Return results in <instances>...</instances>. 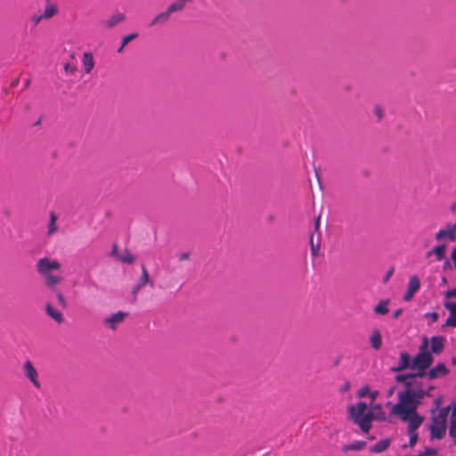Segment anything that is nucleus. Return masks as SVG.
Instances as JSON below:
<instances>
[{
  "mask_svg": "<svg viewBox=\"0 0 456 456\" xmlns=\"http://www.w3.org/2000/svg\"><path fill=\"white\" fill-rule=\"evenodd\" d=\"M118 258L123 263L127 264H132L134 261V256L128 250H126L123 254L118 256Z\"/></svg>",
  "mask_w": 456,
  "mask_h": 456,
  "instance_id": "obj_30",
  "label": "nucleus"
},
{
  "mask_svg": "<svg viewBox=\"0 0 456 456\" xmlns=\"http://www.w3.org/2000/svg\"><path fill=\"white\" fill-rule=\"evenodd\" d=\"M423 421H424V418H418L416 419H411V420L406 421V422H408L407 432H408L409 438H410L409 444L411 447H413L418 441L419 436L417 433V429L421 426Z\"/></svg>",
  "mask_w": 456,
  "mask_h": 456,
  "instance_id": "obj_7",
  "label": "nucleus"
},
{
  "mask_svg": "<svg viewBox=\"0 0 456 456\" xmlns=\"http://www.w3.org/2000/svg\"><path fill=\"white\" fill-rule=\"evenodd\" d=\"M411 361L412 360H411L410 354L408 353L402 352L400 354L399 364L396 367H393L391 370L394 372H399L409 368L411 369Z\"/></svg>",
  "mask_w": 456,
  "mask_h": 456,
  "instance_id": "obj_13",
  "label": "nucleus"
},
{
  "mask_svg": "<svg viewBox=\"0 0 456 456\" xmlns=\"http://www.w3.org/2000/svg\"><path fill=\"white\" fill-rule=\"evenodd\" d=\"M451 210L452 213H456V201L452 203Z\"/></svg>",
  "mask_w": 456,
  "mask_h": 456,
  "instance_id": "obj_49",
  "label": "nucleus"
},
{
  "mask_svg": "<svg viewBox=\"0 0 456 456\" xmlns=\"http://www.w3.org/2000/svg\"><path fill=\"white\" fill-rule=\"evenodd\" d=\"M82 62H83L85 72L86 74H89L94 67V61L93 54L88 52L84 53L83 58H82Z\"/></svg>",
  "mask_w": 456,
  "mask_h": 456,
  "instance_id": "obj_19",
  "label": "nucleus"
},
{
  "mask_svg": "<svg viewBox=\"0 0 456 456\" xmlns=\"http://www.w3.org/2000/svg\"><path fill=\"white\" fill-rule=\"evenodd\" d=\"M449 436L453 439L456 444V405L453 404L452 408L450 426H449Z\"/></svg>",
  "mask_w": 456,
  "mask_h": 456,
  "instance_id": "obj_20",
  "label": "nucleus"
},
{
  "mask_svg": "<svg viewBox=\"0 0 456 456\" xmlns=\"http://www.w3.org/2000/svg\"><path fill=\"white\" fill-rule=\"evenodd\" d=\"M56 12H57L56 7L53 4H50V5L46 6L42 16L44 19L47 20V19L52 18Z\"/></svg>",
  "mask_w": 456,
  "mask_h": 456,
  "instance_id": "obj_31",
  "label": "nucleus"
},
{
  "mask_svg": "<svg viewBox=\"0 0 456 456\" xmlns=\"http://www.w3.org/2000/svg\"><path fill=\"white\" fill-rule=\"evenodd\" d=\"M369 394H370V388H369V387H368V386H363V387H362L358 390V392H357V395H358L359 397H361V398H362V397H365L366 395H369Z\"/></svg>",
  "mask_w": 456,
  "mask_h": 456,
  "instance_id": "obj_36",
  "label": "nucleus"
},
{
  "mask_svg": "<svg viewBox=\"0 0 456 456\" xmlns=\"http://www.w3.org/2000/svg\"><path fill=\"white\" fill-rule=\"evenodd\" d=\"M61 263L57 259H51L49 257H42L37 263V271L43 278L46 275H51L56 271L61 270Z\"/></svg>",
  "mask_w": 456,
  "mask_h": 456,
  "instance_id": "obj_5",
  "label": "nucleus"
},
{
  "mask_svg": "<svg viewBox=\"0 0 456 456\" xmlns=\"http://www.w3.org/2000/svg\"><path fill=\"white\" fill-rule=\"evenodd\" d=\"M319 226H320V217H318L316 219V222H315V231L319 230Z\"/></svg>",
  "mask_w": 456,
  "mask_h": 456,
  "instance_id": "obj_50",
  "label": "nucleus"
},
{
  "mask_svg": "<svg viewBox=\"0 0 456 456\" xmlns=\"http://www.w3.org/2000/svg\"><path fill=\"white\" fill-rule=\"evenodd\" d=\"M64 70L67 72V73H69L71 75L75 74L76 71H77V67L73 64H70V63H66L64 65Z\"/></svg>",
  "mask_w": 456,
  "mask_h": 456,
  "instance_id": "obj_37",
  "label": "nucleus"
},
{
  "mask_svg": "<svg viewBox=\"0 0 456 456\" xmlns=\"http://www.w3.org/2000/svg\"><path fill=\"white\" fill-rule=\"evenodd\" d=\"M444 346V337H432L431 338V352L433 354H440Z\"/></svg>",
  "mask_w": 456,
  "mask_h": 456,
  "instance_id": "obj_18",
  "label": "nucleus"
},
{
  "mask_svg": "<svg viewBox=\"0 0 456 456\" xmlns=\"http://www.w3.org/2000/svg\"><path fill=\"white\" fill-rule=\"evenodd\" d=\"M369 395L371 398V400L374 401L378 397V395H379V391H377V390L370 391Z\"/></svg>",
  "mask_w": 456,
  "mask_h": 456,
  "instance_id": "obj_40",
  "label": "nucleus"
},
{
  "mask_svg": "<svg viewBox=\"0 0 456 456\" xmlns=\"http://www.w3.org/2000/svg\"><path fill=\"white\" fill-rule=\"evenodd\" d=\"M451 411V405L442 407L437 414L431 418L429 426L431 439H442L444 437L447 429V419Z\"/></svg>",
  "mask_w": 456,
  "mask_h": 456,
  "instance_id": "obj_3",
  "label": "nucleus"
},
{
  "mask_svg": "<svg viewBox=\"0 0 456 456\" xmlns=\"http://www.w3.org/2000/svg\"><path fill=\"white\" fill-rule=\"evenodd\" d=\"M430 317L434 322H436L438 320V314L437 313H431Z\"/></svg>",
  "mask_w": 456,
  "mask_h": 456,
  "instance_id": "obj_45",
  "label": "nucleus"
},
{
  "mask_svg": "<svg viewBox=\"0 0 456 456\" xmlns=\"http://www.w3.org/2000/svg\"><path fill=\"white\" fill-rule=\"evenodd\" d=\"M445 253V245H439L435 247L431 251L427 254V256H430L431 255H435L438 261H441L444 257Z\"/></svg>",
  "mask_w": 456,
  "mask_h": 456,
  "instance_id": "obj_26",
  "label": "nucleus"
},
{
  "mask_svg": "<svg viewBox=\"0 0 456 456\" xmlns=\"http://www.w3.org/2000/svg\"><path fill=\"white\" fill-rule=\"evenodd\" d=\"M388 303H389V300L388 299H386V300H381L375 307H374V313L377 314H387L389 310H388Z\"/></svg>",
  "mask_w": 456,
  "mask_h": 456,
  "instance_id": "obj_27",
  "label": "nucleus"
},
{
  "mask_svg": "<svg viewBox=\"0 0 456 456\" xmlns=\"http://www.w3.org/2000/svg\"><path fill=\"white\" fill-rule=\"evenodd\" d=\"M370 341L371 346L374 349L379 350L382 346V338H381L380 332L377 330H373L370 335Z\"/></svg>",
  "mask_w": 456,
  "mask_h": 456,
  "instance_id": "obj_24",
  "label": "nucleus"
},
{
  "mask_svg": "<svg viewBox=\"0 0 456 456\" xmlns=\"http://www.w3.org/2000/svg\"><path fill=\"white\" fill-rule=\"evenodd\" d=\"M373 110H374L375 115L377 116L378 121H380L384 116L383 109L379 105H377L374 107Z\"/></svg>",
  "mask_w": 456,
  "mask_h": 456,
  "instance_id": "obj_35",
  "label": "nucleus"
},
{
  "mask_svg": "<svg viewBox=\"0 0 456 456\" xmlns=\"http://www.w3.org/2000/svg\"><path fill=\"white\" fill-rule=\"evenodd\" d=\"M23 374L32 383V385L39 389L41 387L40 381L38 379V372L34 367L30 360H27L23 363Z\"/></svg>",
  "mask_w": 456,
  "mask_h": 456,
  "instance_id": "obj_6",
  "label": "nucleus"
},
{
  "mask_svg": "<svg viewBox=\"0 0 456 456\" xmlns=\"http://www.w3.org/2000/svg\"><path fill=\"white\" fill-rule=\"evenodd\" d=\"M43 279L45 281V284L46 285V287L51 289H54L63 281V277L61 274L57 273L46 275L43 277Z\"/></svg>",
  "mask_w": 456,
  "mask_h": 456,
  "instance_id": "obj_16",
  "label": "nucleus"
},
{
  "mask_svg": "<svg viewBox=\"0 0 456 456\" xmlns=\"http://www.w3.org/2000/svg\"><path fill=\"white\" fill-rule=\"evenodd\" d=\"M393 272H394V269H390V270L387 272V275H386V277H385V281H388V279L390 278V276L393 274Z\"/></svg>",
  "mask_w": 456,
  "mask_h": 456,
  "instance_id": "obj_47",
  "label": "nucleus"
},
{
  "mask_svg": "<svg viewBox=\"0 0 456 456\" xmlns=\"http://www.w3.org/2000/svg\"><path fill=\"white\" fill-rule=\"evenodd\" d=\"M190 257V254L189 253H183L179 256V260L180 261H184V260H187L189 259Z\"/></svg>",
  "mask_w": 456,
  "mask_h": 456,
  "instance_id": "obj_41",
  "label": "nucleus"
},
{
  "mask_svg": "<svg viewBox=\"0 0 456 456\" xmlns=\"http://www.w3.org/2000/svg\"><path fill=\"white\" fill-rule=\"evenodd\" d=\"M449 370L444 363H438L429 370L426 374L430 379L444 377L448 374Z\"/></svg>",
  "mask_w": 456,
  "mask_h": 456,
  "instance_id": "obj_12",
  "label": "nucleus"
},
{
  "mask_svg": "<svg viewBox=\"0 0 456 456\" xmlns=\"http://www.w3.org/2000/svg\"><path fill=\"white\" fill-rule=\"evenodd\" d=\"M420 288V281L416 275H412L409 279L408 289L403 296L405 301H410L413 297L414 294Z\"/></svg>",
  "mask_w": 456,
  "mask_h": 456,
  "instance_id": "obj_8",
  "label": "nucleus"
},
{
  "mask_svg": "<svg viewBox=\"0 0 456 456\" xmlns=\"http://www.w3.org/2000/svg\"><path fill=\"white\" fill-rule=\"evenodd\" d=\"M126 19V16L124 13H121V12H117L113 15H111L110 18L104 20L102 21V24L104 26V28H114L117 24H118L119 22H122L124 21Z\"/></svg>",
  "mask_w": 456,
  "mask_h": 456,
  "instance_id": "obj_14",
  "label": "nucleus"
},
{
  "mask_svg": "<svg viewBox=\"0 0 456 456\" xmlns=\"http://www.w3.org/2000/svg\"><path fill=\"white\" fill-rule=\"evenodd\" d=\"M28 85H29V81L28 80V81L26 82V86H28Z\"/></svg>",
  "mask_w": 456,
  "mask_h": 456,
  "instance_id": "obj_57",
  "label": "nucleus"
},
{
  "mask_svg": "<svg viewBox=\"0 0 456 456\" xmlns=\"http://www.w3.org/2000/svg\"><path fill=\"white\" fill-rule=\"evenodd\" d=\"M451 257H452L454 266L456 267V247L452 250Z\"/></svg>",
  "mask_w": 456,
  "mask_h": 456,
  "instance_id": "obj_42",
  "label": "nucleus"
},
{
  "mask_svg": "<svg viewBox=\"0 0 456 456\" xmlns=\"http://www.w3.org/2000/svg\"><path fill=\"white\" fill-rule=\"evenodd\" d=\"M126 314L124 312H118L103 320V324L111 330H116L117 326L121 323Z\"/></svg>",
  "mask_w": 456,
  "mask_h": 456,
  "instance_id": "obj_10",
  "label": "nucleus"
},
{
  "mask_svg": "<svg viewBox=\"0 0 456 456\" xmlns=\"http://www.w3.org/2000/svg\"><path fill=\"white\" fill-rule=\"evenodd\" d=\"M169 18H170V13L167 12V10H166L165 12H160L158 15H156L151 20V21L150 22L149 26L150 27H153V26H156L158 24H163V23L167 22L169 20Z\"/></svg>",
  "mask_w": 456,
  "mask_h": 456,
  "instance_id": "obj_22",
  "label": "nucleus"
},
{
  "mask_svg": "<svg viewBox=\"0 0 456 456\" xmlns=\"http://www.w3.org/2000/svg\"><path fill=\"white\" fill-rule=\"evenodd\" d=\"M17 83H18V81L13 82V83H12V86L17 85Z\"/></svg>",
  "mask_w": 456,
  "mask_h": 456,
  "instance_id": "obj_56",
  "label": "nucleus"
},
{
  "mask_svg": "<svg viewBox=\"0 0 456 456\" xmlns=\"http://www.w3.org/2000/svg\"><path fill=\"white\" fill-rule=\"evenodd\" d=\"M56 220H57L56 216L54 215L53 212H52L50 215V223H49V226H48V234L49 235H52L53 233H54L57 231Z\"/></svg>",
  "mask_w": 456,
  "mask_h": 456,
  "instance_id": "obj_29",
  "label": "nucleus"
},
{
  "mask_svg": "<svg viewBox=\"0 0 456 456\" xmlns=\"http://www.w3.org/2000/svg\"><path fill=\"white\" fill-rule=\"evenodd\" d=\"M310 245H311V252H312V255L313 256H317L318 253H319V250H320V248H321V245H320V242L317 241L316 243H314V235L311 236V239H310Z\"/></svg>",
  "mask_w": 456,
  "mask_h": 456,
  "instance_id": "obj_32",
  "label": "nucleus"
},
{
  "mask_svg": "<svg viewBox=\"0 0 456 456\" xmlns=\"http://www.w3.org/2000/svg\"><path fill=\"white\" fill-rule=\"evenodd\" d=\"M426 395H428V391H425L422 385L399 391L398 402L393 405L391 414L398 417L403 422L424 418L418 413L417 410Z\"/></svg>",
  "mask_w": 456,
  "mask_h": 456,
  "instance_id": "obj_1",
  "label": "nucleus"
},
{
  "mask_svg": "<svg viewBox=\"0 0 456 456\" xmlns=\"http://www.w3.org/2000/svg\"><path fill=\"white\" fill-rule=\"evenodd\" d=\"M444 307L449 311V317L445 322V325L456 327V303L446 302Z\"/></svg>",
  "mask_w": 456,
  "mask_h": 456,
  "instance_id": "obj_15",
  "label": "nucleus"
},
{
  "mask_svg": "<svg viewBox=\"0 0 456 456\" xmlns=\"http://www.w3.org/2000/svg\"><path fill=\"white\" fill-rule=\"evenodd\" d=\"M56 297H57L58 302H59V304L61 305V306L62 308H66L68 305H67V301H66V299H65L64 296L62 295V293H61V292H60V291H58V292L56 293Z\"/></svg>",
  "mask_w": 456,
  "mask_h": 456,
  "instance_id": "obj_34",
  "label": "nucleus"
},
{
  "mask_svg": "<svg viewBox=\"0 0 456 456\" xmlns=\"http://www.w3.org/2000/svg\"><path fill=\"white\" fill-rule=\"evenodd\" d=\"M428 346V338H425L421 347V352L415 355L411 361V370H418L417 378L426 376V370L432 364L434 358L429 352L424 351Z\"/></svg>",
  "mask_w": 456,
  "mask_h": 456,
  "instance_id": "obj_4",
  "label": "nucleus"
},
{
  "mask_svg": "<svg viewBox=\"0 0 456 456\" xmlns=\"http://www.w3.org/2000/svg\"><path fill=\"white\" fill-rule=\"evenodd\" d=\"M347 410L353 421L360 427L363 433L368 434L371 428L374 413L366 412L367 404L364 402H359L356 404L349 405Z\"/></svg>",
  "mask_w": 456,
  "mask_h": 456,
  "instance_id": "obj_2",
  "label": "nucleus"
},
{
  "mask_svg": "<svg viewBox=\"0 0 456 456\" xmlns=\"http://www.w3.org/2000/svg\"><path fill=\"white\" fill-rule=\"evenodd\" d=\"M390 440L386 438L379 441L370 448V452L375 453H380L389 447Z\"/></svg>",
  "mask_w": 456,
  "mask_h": 456,
  "instance_id": "obj_25",
  "label": "nucleus"
},
{
  "mask_svg": "<svg viewBox=\"0 0 456 456\" xmlns=\"http://www.w3.org/2000/svg\"><path fill=\"white\" fill-rule=\"evenodd\" d=\"M434 389L433 386H428L427 388L424 387L425 391H428V395H426V396H430V392Z\"/></svg>",
  "mask_w": 456,
  "mask_h": 456,
  "instance_id": "obj_48",
  "label": "nucleus"
},
{
  "mask_svg": "<svg viewBox=\"0 0 456 456\" xmlns=\"http://www.w3.org/2000/svg\"><path fill=\"white\" fill-rule=\"evenodd\" d=\"M348 387H349V384H348V383H346V384L344 386V388H343L342 390H343V391H346V390H347V388H348Z\"/></svg>",
  "mask_w": 456,
  "mask_h": 456,
  "instance_id": "obj_54",
  "label": "nucleus"
},
{
  "mask_svg": "<svg viewBox=\"0 0 456 456\" xmlns=\"http://www.w3.org/2000/svg\"><path fill=\"white\" fill-rule=\"evenodd\" d=\"M138 37L137 33L129 34L122 38L123 46H126L129 42Z\"/></svg>",
  "mask_w": 456,
  "mask_h": 456,
  "instance_id": "obj_33",
  "label": "nucleus"
},
{
  "mask_svg": "<svg viewBox=\"0 0 456 456\" xmlns=\"http://www.w3.org/2000/svg\"><path fill=\"white\" fill-rule=\"evenodd\" d=\"M435 403H436V408H438V407H439V405H440V399H436V400L435 401Z\"/></svg>",
  "mask_w": 456,
  "mask_h": 456,
  "instance_id": "obj_53",
  "label": "nucleus"
},
{
  "mask_svg": "<svg viewBox=\"0 0 456 456\" xmlns=\"http://www.w3.org/2000/svg\"><path fill=\"white\" fill-rule=\"evenodd\" d=\"M42 19H44L42 15H40V16H34L32 18V20L37 25V24H38L41 21Z\"/></svg>",
  "mask_w": 456,
  "mask_h": 456,
  "instance_id": "obj_44",
  "label": "nucleus"
},
{
  "mask_svg": "<svg viewBox=\"0 0 456 456\" xmlns=\"http://www.w3.org/2000/svg\"><path fill=\"white\" fill-rule=\"evenodd\" d=\"M444 238L452 241L456 240V224L453 225H448L446 228L441 229L436 233V240H441Z\"/></svg>",
  "mask_w": 456,
  "mask_h": 456,
  "instance_id": "obj_11",
  "label": "nucleus"
},
{
  "mask_svg": "<svg viewBox=\"0 0 456 456\" xmlns=\"http://www.w3.org/2000/svg\"><path fill=\"white\" fill-rule=\"evenodd\" d=\"M403 313V310L401 308L397 309L393 314V318L397 319Z\"/></svg>",
  "mask_w": 456,
  "mask_h": 456,
  "instance_id": "obj_43",
  "label": "nucleus"
},
{
  "mask_svg": "<svg viewBox=\"0 0 456 456\" xmlns=\"http://www.w3.org/2000/svg\"><path fill=\"white\" fill-rule=\"evenodd\" d=\"M445 297H448V298L449 297H455L456 298V289H450V290L446 291Z\"/></svg>",
  "mask_w": 456,
  "mask_h": 456,
  "instance_id": "obj_39",
  "label": "nucleus"
},
{
  "mask_svg": "<svg viewBox=\"0 0 456 456\" xmlns=\"http://www.w3.org/2000/svg\"><path fill=\"white\" fill-rule=\"evenodd\" d=\"M111 255L118 256V246L116 244L112 246Z\"/></svg>",
  "mask_w": 456,
  "mask_h": 456,
  "instance_id": "obj_46",
  "label": "nucleus"
},
{
  "mask_svg": "<svg viewBox=\"0 0 456 456\" xmlns=\"http://www.w3.org/2000/svg\"><path fill=\"white\" fill-rule=\"evenodd\" d=\"M417 376L414 373L408 374H398L395 376V380L397 382L403 383L404 388L414 387L416 386L421 385L417 381Z\"/></svg>",
  "mask_w": 456,
  "mask_h": 456,
  "instance_id": "obj_9",
  "label": "nucleus"
},
{
  "mask_svg": "<svg viewBox=\"0 0 456 456\" xmlns=\"http://www.w3.org/2000/svg\"><path fill=\"white\" fill-rule=\"evenodd\" d=\"M45 313L50 318L58 323H62L64 321L63 314L55 309L50 303L45 305Z\"/></svg>",
  "mask_w": 456,
  "mask_h": 456,
  "instance_id": "obj_17",
  "label": "nucleus"
},
{
  "mask_svg": "<svg viewBox=\"0 0 456 456\" xmlns=\"http://www.w3.org/2000/svg\"><path fill=\"white\" fill-rule=\"evenodd\" d=\"M374 409L380 410V409H381V406H380V405H375V406H374Z\"/></svg>",
  "mask_w": 456,
  "mask_h": 456,
  "instance_id": "obj_55",
  "label": "nucleus"
},
{
  "mask_svg": "<svg viewBox=\"0 0 456 456\" xmlns=\"http://www.w3.org/2000/svg\"><path fill=\"white\" fill-rule=\"evenodd\" d=\"M150 283L153 287V282L150 281L148 270L144 265H142V275L140 276L136 285L143 288L146 284Z\"/></svg>",
  "mask_w": 456,
  "mask_h": 456,
  "instance_id": "obj_23",
  "label": "nucleus"
},
{
  "mask_svg": "<svg viewBox=\"0 0 456 456\" xmlns=\"http://www.w3.org/2000/svg\"><path fill=\"white\" fill-rule=\"evenodd\" d=\"M124 47H125V46H123V43H122V44H121V46L118 49V53H121L123 52V50H124Z\"/></svg>",
  "mask_w": 456,
  "mask_h": 456,
  "instance_id": "obj_52",
  "label": "nucleus"
},
{
  "mask_svg": "<svg viewBox=\"0 0 456 456\" xmlns=\"http://www.w3.org/2000/svg\"><path fill=\"white\" fill-rule=\"evenodd\" d=\"M366 445V443L364 441H354V443L345 445L343 447V451L345 452L348 451H361L363 449Z\"/></svg>",
  "mask_w": 456,
  "mask_h": 456,
  "instance_id": "obj_28",
  "label": "nucleus"
},
{
  "mask_svg": "<svg viewBox=\"0 0 456 456\" xmlns=\"http://www.w3.org/2000/svg\"><path fill=\"white\" fill-rule=\"evenodd\" d=\"M142 289V288H141V287H139V286H137V285H135V286L133 288V289H132V295H133V297H134V300L136 299L137 295H138V292L140 291V289Z\"/></svg>",
  "mask_w": 456,
  "mask_h": 456,
  "instance_id": "obj_38",
  "label": "nucleus"
},
{
  "mask_svg": "<svg viewBox=\"0 0 456 456\" xmlns=\"http://www.w3.org/2000/svg\"><path fill=\"white\" fill-rule=\"evenodd\" d=\"M191 1V0H175L168 5L167 10L170 13V15L173 12H181L184 9L185 5Z\"/></svg>",
  "mask_w": 456,
  "mask_h": 456,
  "instance_id": "obj_21",
  "label": "nucleus"
},
{
  "mask_svg": "<svg viewBox=\"0 0 456 456\" xmlns=\"http://www.w3.org/2000/svg\"><path fill=\"white\" fill-rule=\"evenodd\" d=\"M394 391H395V387H391L390 389H388L387 396H391L394 394Z\"/></svg>",
  "mask_w": 456,
  "mask_h": 456,
  "instance_id": "obj_51",
  "label": "nucleus"
}]
</instances>
